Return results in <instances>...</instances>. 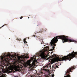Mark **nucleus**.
I'll return each mask as SVG.
<instances>
[{
  "label": "nucleus",
  "instance_id": "22",
  "mask_svg": "<svg viewBox=\"0 0 77 77\" xmlns=\"http://www.w3.org/2000/svg\"><path fill=\"white\" fill-rule=\"evenodd\" d=\"M28 55H29V54H27L26 55V56H28Z\"/></svg>",
  "mask_w": 77,
  "mask_h": 77
},
{
  "label": "nucleus",
  "instance_id": "18",
  "mask_svg": "<svg viewBox=\"0 0 77 77\" xmlns=\"http://www.w3.org/2000/svg\"><path fill=\"white\" fill-rule=\"evenodd\" d=\"M48 65H49V66H50V65H47L46 66V67H48Z\"/></svg>",
  "mask_w": 77,
  "mask_h": 77
},
{
  "label": "nucleus",
  "instance_id": "7",
  "mask_svg": "<svg viewBox=\"0 0 77 77\" xmlns=\"http://www.w3.org/2000/svg\"><path fill=\"white\" fill-rule=\"evenodd\" d=\"M40 56L43 59H45L46 57V56L45 55V53L44 52H43L40 54Z\"/></svg>",
  "mask_w": 77,
  "mask_h": 77
},
{
  "label": "nucleus",
  "instance_id": "2",
  "mask_svg": "<svg viewBox=\"0 0 77 77\" xmlns=\"http://www.w3.org/2000/svg\"><path fill=\"white\" fill-rule=\"evenodd\" d=\"M57 39H62L63 43H65L66 42H76L75 40L69 39L68 38V37L65 35L57 36L56 37H54L51 40L50 44L52 47V49H51L50 51H53L54 50L55 47H56L55 44L58 41Z\"/></svg>",
  "mask_w": 77,
  "mask_h": 77
},
{
  "label": "nucleus",
  "instance_id": "27",
  "mask_svg": "<svg viewBox=\"0 0 77 77\" xmlns=\"http://www.w3.org/2000/svg\"><path fill=\"white\" fill-rule=\"evenodd\" d=\"M52 53H53V52H51V54Z\"/></svg>",
  "mask_w": 77,
  "mask_h": 77
},
{
  "label": "nucleus",
  "instance_id": "17",
  "mask_svg": "<svg viewBox=\"0 0 77 77\" xmlns=\"http://www.w3.org/2000/svg\"><path fill=\"white\" fill-rule=\"evenodd\" d=\"M23 17H20V19H22V18H23Z\"/></svg>",
  "mask_w": 77,
  "mask_h": 77
},
{
  "label": "nucleus",
  "instance_id": "21",
  "mask_svg": "<svg viewBox=\"0 0 77 77\" xmlns=\"http://www.w3.org/2000/svg\"><path fill=\"white\" fill-rule=\"evenodd\" d=\"M25 42H26V43H27V42H26V41H25Z\"/></svg>",
  "mask_w": 77,
  "mask_h": 77
},
{
  "label": "nucleus",
  "instance_id": "19",
  "mask_svg": "<svg viewBox=\"0 0 77 77\" xmlns=\"http://www.w3.org/2000/svg\"><path fill=\"white\" fill-rule=\"evenodd\" d=\"M14 77H18L17 76H14Z\"/></svg>",
  "mask_w": 77,
  "mask_h": 77
},
{
  "label": "nucleus",
  "instance_id": "3",
  "mask_svg": "<svg viewBox=\"0 0 77 77\" xmlns=\"http://www.w3.org/2000/svg\"><path fill=\"white\" fill-rule=\"evenodd\" d=\"M75 56H77V52H74L73 51L71 54H69L67 55V56H65L64 57H63L62 58H57L56 59V60L57 62L59 61H63L66 60H71V59L76 57V58L77 59V57Z\"/></svg>",
  "mask_w": 77,
  "mask_h": 77
},
{
  "label": "nucleus",
  "instance_id": "20",
  "mask_svg": "<svg viewBox=\"0 0 77 77\" xmlns=\"http://www.w3.org/2000/svg\"><path fill=\"white\" fill-rule=\"evenodd\" d=\"M56 68H58V66H56Z\"/></svg>",
  "mask_w": 77,
  "mask_h": 77
},
{
  "label": "nucleus",
  "instance_id": "13",
  "mask_svg": "<svg viewBox=\"0 0 77 77\" xmlns=\"http://www.w3.org/2000/svg\"><path fill=\"white\" fill-rule=\"evenodd\" d=\"M6 25H7V24H4V25H3V26H2L1 28H2V27H4V26H6Z\"/></svg>",
  "mask_w": 77,
  "mask_h": 77
},
{
  "label": "nucleus",
  "instance_id": "11",
  "mask_svg": "<svg viewBox=\"0 0 77 77\" xmlns=\"http://www.w3.org/2000/svg\"><path fill=\"white\" fill-rule=\"evenodd\" d=\"M29 77H34V76L32 75H30L29 76Z\"/></svg>",
  "mask_w": 77,
  "mask_h": 77
},
{
  "label": "nucleus",
  "instance_id": "12",
  "mask_svg": "<svg viewBox=\"0 0 77 77\" xmlns=\"http://www.w3.org/2000/svg\"><path fill=\"white\" fill-rule=\"evenodd\" d=\"M25 56V58H26V59H28V58H29V57L27 56Z\"/></svg>",
  "mask_w": 77,
  "mask_h": 77
},
{
  "label": "nucleus",
  "instance_id": "1",
  "mask_svg": "<svg viewBox=\"0 0 77 77\" xmlns=\"http://www.w3.org/2000/svg\"><path fill=\"white\" fill-rule=\"evenodd\" d=\"M5 54H4L3 56L0 57V62L5 63L7 62V60H13L14 62V65H17V66L14 65L12 66V69H14L17 71H18V58L16 57L15 56H12L10 54H8L7 55H5Z\"/></svg>",
  "mask_w": 77,
  "mask_h": 77
},
{
  "label": "nucleus",
  "instance_id": "4",
  "mask_svg": "<svg viewBox=\"0 0 77 77\" xmlns=\"http://www.w3.org/2000/svg\"><path fill=\"white\" fill-rule=\"evenodd\" d=\"M1 64H0V77H5L6 75V74H4L3 73H11L12 72V69L8 67V68L6 69H4V64H2V63H1Z\"/></svg>",
  "mask_w": 77,
  "mask_h": 77
},
{
  "label": "nucleus",
  "instance_id": "14",
  "mask_svg": "<svg viewBox=\"0 0 77 77\" xmlns=\"http://www.w3.org/2000/svg\"><path fill=\"white\" fill-rule=\"evenodd\" d=\"M45 30H44V31H45V32H46V30H47V29L46 28H45Z\"/></svg>",
  "mask_w": 77,
  "mask_h": 77
},
{
  "label": "nucleus",
  "instance_id": "10",
  "mask_svg": "<svg viewBox=\"0 0 77 77\" xmlns=\"http://www.w3.org/2000/svg\"><path fill=\"white\" fill-rule=\"evenodd\" d=\"M43 31V29H41L40 31H39V33H42V32Z\"/></svg>",
  "mask_w": 77,
  "mask_h": 77
},
{
  "label": "nucleus",
  "instance_id": "23",
  "mask_svg": "<svg viewBox=\"0 0 77 77\" xmlns=\"http://www.w3.org/2000/svg\"><path fill=\"white\" fill-rule=\"evenodd\" d=\"M28 39H29V37H28Z\"/></svg>",
  "mask_w": 77,
  "mask_h": 77
},
{
  "label": "nucleus",
  "instance_id": "5",
  "mask_svg": "<svg viewBox=\"0 0 77 77\" xmlns=\"http://www.w3.org/2000/svg\"><path fill=\"white\" fill-rule=\"evenodd\" d=\"M34 60L33 61V62L32 64H30V61H29V62L28 63V64H26V66L25 65V66H29V68H33V67H34V66L35 65V62H36V58H35L34 59Z\"/></svg>",
  "mask_w": 77,
  "mask_h": 77
},
{
  "label": "nucleus",
  "instance_id": "29",
  "mask_svg": "<svg viewBox=\"0 0 77 77\" xmlns=\"http://www.w3.org/2000/svg\"><path fill=\"white\" fill-rule=\"evenodd\" d=\"M33 59V58H32Z\"/></svg>",
  "mask_w": 77,
  "mask_h": 77
},
{
  "label": "nucleus",
  "instance_id": "25",
  "mask_svg": "<svg viewBox=\"0 0 77 77\" xmlns=\"http://www.w3.org/2000/svg\"><path fill=\"white\" fill-rule=\"evenodd\" d=\"M55 56H56V55L54 54Z\"/></svg>",
  "mask_w": 77,
  "mask_h": 77
},
{
  "label": "nucleus",
  "instance_id": "8",
  "mask_svg": "<svg viewBox=\"0 0 77 77\" xmlns=\"http://www.w3.org/2000/svg\"><path fill=\"white\" fill-rule=\"evenodd\" d=\"M49 48L48 47H45V51H48Z\"/></svg>",
  "mask_w": 77,
  "mask_h": 77
},
{
  "label": "nucleus",
  "instance_id": "26",
  "mask_svg": "<svg viewBox=\"0 0 77 77\" xmlns=\"http://www.w3.org/2000/svg\"><path fill=\"white\" fill-rule=\"evenodd\" d=\"M28 18H29V17H28Z\"/></svg>",
  "mask_w": 77,
  "mask_h": 77
},
{
  "label": "nucleus",
  "instance_id": "6",
  "mask_svg": "<svg viewBox=\"0 0 77 77\" xmlns=\"http://www.w3.org/2000/svg\"><path fill=\"white\" fill-rule=\"evenodd\" d=\"M44 71H46V72H48V73L49 74L48 75H45V77H51V75H50V71H49V70L48 69H44Z\"/></svg>",
  "mask_w": 77,
  "mask_h": 77
},
{
  "label": "nucleus",
  "instance_id": "15",
  "mask_svg": "<svg viewBox=\"0 0 77 77\" xmlns=\"http://www.w3.org/2000/svg\"><path fill=\"white\" fill-rule=\"evenodd\" d=\"M54 74L52 75V76H51L52 77H54Z\"/></svg>",
  "mask_w": 77,
  "mask_h": 77
},
{
  "label": "nucleus",
  "instance_id": "9",
  "mask_svg": "<svg viewBox=\"0 0 77 77\" xmlns=\"http://www.w3.org/2000/svg\"><path fill=\"white\" fill-rule=\"evenodd\" d=\"M43 72L42 71H40L39 72V74H42Z\"/></svg>",
  "mask_w": 77,
  "mask_h": 77
},
{
  "label": "nucleus",
  "instance_id": "24",
  "mask_svg": "<svg viewBox=\"0 0 77 77\" xmlns=\"http://www.w3.org/2000/svg\"><path fill=\"white\" fill-rule=\"evenodd\" d=\"M18 41H20V39H18Z\"/></svg>",
  "mask_w": 77,
  "mask_h": 77
},
{
  "label": "nucleus",
  "instance_id": "16",
  "mask_svg": "<svg viewBox=\"0 0 77 77\" xmlns=\"http://www.w3.org/2000/svg\"><path fill=\"white\" fill-rule=\"evenodd\" d=\"M26 41V39L24 38V41L25 42V41Z\"/></svg>",
  "mask_w": 77,
  "mask_h": 77
},
{
  "label": "nucleus",
  "instance_id": "28",
  "mask_svg": "<svg viewBox=\"0 0 77 77\" xmlns=\"http://www.w3.org/2000/svg\"><path fill=\"white\" fill-rule=\"evenodd\" d=\"M23 59H24V57H23Z\"/></svg>",
  "mask_w": 77,
  "mask_h": 77
}]
</instances>
